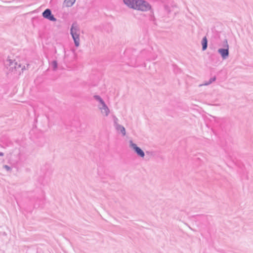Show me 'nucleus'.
I'll return each instance as SVG.
<instances>
[{"mask_svg":"<svg viewBox=\"0 0 253 253\" xmlns=\"http://www.w3.org/2000/svg\"><path fill=\"white\" fill-rule=\"evenodd\" d=\"M53 64H54V67H55V68H56L57 65V63H56V62L54 61V62H53Z\"/></svg>","mask_w":253,"mask_h":253,"instance_id":"obj_10","label":"nucleus"},{"mask_svg":"<svg viewBox=\"0 0 253 253\" xmlns=\"http://www.w3.org/2000/svg\"><path fill=\"white\" fill-rule=\"evenodd\" d=\"M97 99L100 101L102 105V107L101 108V113L105 116H107L109 113V110L108 107L105 104L104 101L99 97H97Z\"/></svg>","mask_w":253,"mask_h":253,"instance_id":"obj_3","label":"nucleus"},{"mask_svg":"<svg viewBox=\"0 0 253 253\" xmlns=\"http://www.w3.org/2000/svg\"><path fill=\"white\" fill-rule=\"evenodd\" d=\"M124 3L129 7L142 11L151 8L150 5L143 0H123Z\"/></svg>","mask_w":253,"mask_h":253,"instance_id":"obj_1","label":"nucleus"},{"mask_svg":"<svg viewBox=\"0 0 253 253\" xmlns=\"http://www.w3.org/2000/svg\"><path fill=\"white\" fill-rule=\"evenodd\" d=\"M218 52L221 54L223 58H225L228 56V45L227 44V48L226 49H219Z\"/></svg>","mask_w":253,"mask_h":253,"instance_id":"obj_6","label":"nucleus"},{"mask_svg":"<svg viewBox=\"0 0 253 253\" xmlns=\"http://www.w3.org/2000/svg\"><path fill=\"white\" fill-rule=\"evenodd\" d=\"M80 29L78 25L76 24H73L71 29V34L77 47H78L80 45Z\"/></svg>","mask_w":253,"mask_h":253,"instance_id":"obj_2","label":"nucleus"},{"mask_svg":"<svg viewBox=\"0 0 253 253\" xmlns=\"http://www.w3.org/2000/svg\"><path fill=\"white\" fill-rule=\"evenodd\" d=\"M207 39L206 37H204L202 40L203 50H205L207 47Z\"/></svg>","mask_w":253,"mask_h":253,"instance_id":"obj_8","label":"nucleus"},{"mask_svg":"<svg viewBox=\"0 0 253 253\" xmlns=\"http://www.w3.org/2000/svg\"><path fill=\"white\" fill-rule=\"evenodd\" d=\"M131 146L138 155H139L141 157H143L144 156V153L143 152V151L140 148L137 147L136 144H131Z\"/></svg>","mask_w":253,"mask_h":253,"instance_id":"obj_5","label":"nucleus"},{"mask_svg":"<svg viewBox=\"0 0 253 253\" xmlns=\"http://www.w3.org/2000/svg\"><path fill=\"white\" fill-rule=\"evenodd\" d=\"M43 16L51 21H54L56 19L54 17L53 15L51 14V11L49 9H46L42 13Z\"/></svg>","mask_w":253,"mask_h":253,"instance_id":"obj_4","label":"nucleus"},{"mask_svg":"<svg viewBox=\"0 0 253 253\" xmlns=\"http://www.w3.org/2000/svg\"><path fill=\"white\" fill-rule=\"evenodd\" d=\"M76 0H65L64 1V4L66 7L72 6L75 2Z\"/></svg>","mask_w":253,"mask_h":253,"instance_id":"obj_7","label":"nucleus"},{"mask_svg":"<svg viewBox=\"0 0 253 253\" xmlns=\"http://www.w3.org/2000/svg\"><path fill=\"white\" fill-rule=\"evenodd\" d=\"M118 129L123 134V135H125L126 131L125 128L123 126H120L119 127Z\"/></svg>","mask_w":253,"mask_h":253,"instance_id":"obj_9","label":"nucleus"}]
</instances>
